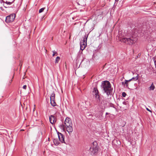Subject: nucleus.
Wrapping results in <instances>:
<instances>
[{"label":"nucleus","instance_id":"obj_1","mask_svg":"<svg viewBox=\"0 0 156 156\" xmlns=\"http://www.w3.org/2000/svg\"><path fill=\"white\" fill-rule=\"evenodd\" d=\"M101 88L103 89L105 93L108 96L111 94L112 92L113 88L111 87L110 83L108 81H102L101 85Z\"/></svg>","mask_w":156,"mask_h":156},{"label":"nucleus","instance_id":"obj_2","mask_svg":"<svg viewBox=\"0 0 156 156\" xmlns=\"http://www.w3.org/2000/svg\"><path fill=\"white\" fill-rule=\"evenodd\" d=\"M66 130L69 135H71L73 131L72 123L71 120L69 118L67 117L64 122Z\"/></svg>","mask_w":156,"mask_h":156},{"label":"nucleus","instance_id":"obj_3","mask_svg":"<svg viewBox=\"0 0 156 156\" xmlns=\"http://www.w3.org/2000/svg\"><path fill=\"white\" fill-rule=\"evenodd\" d=\"M136 39L131 37L129 38H124L120 40V41L125 43L127 44L131 45L136 42Z\"/></svg>","mask_w":156,"mask_h":156},{"label":"nucleus","instance_id":"obj_4","mask_svg":"<svg viewBox=\"0 0 156 156\" xmlns=\"http://www.w3.org/2000/svg\"><path fill=\"white\" fill-rule=\"evenodd\" d=\"M98 151V146L96 142H93L90 148V151L92 154H95Z\"/></svg>","mask_w":156,"mask_h":156},{"label":"nucleus","instance_id":"obj_5","mask_svg":"<svg viewBox=\"0 0 156 156\" xmlns=\"http://www.w3.org/2000/svg\"><path fill=\"white\" fill-rule=\"evenodd\" d=\"M15 14H12L6 17L5 22L7 23H9L13 22L15 18Z\"/></svg>","mask_w":156,"mask_h":156},{"label":"nucleus","instance_id":"obj_6","mask_svg":"<svg viewBox=\"0 0 156 156\" xmlns=\"http://www.w3.org/2000/svg\"><path fill=\"white\" fill-rule=\"evenodd\" d=\"M93 95L95 96V98L96 99L98 102H100V96L99 95V92L96 87H94L93 90Z\"/></svg>","mask_w":156,"mask_h":156},{"label":"nucleus","instance_id":"obj_7","mask_svg":"<svg viewBox=\"0 0 156 156\" xmlns=\"http://www.w3.org/2000/svg\"><path fill=\"white\" fill-rule=\"evenodd\" d=\"M58 135L59 140L62 143H65L64 135L59 132H58Z\"/></svg>","mask_w":156,"mask_h":156},{"label":"nucleus","instance_id":"obj_8","mask_svg":"<svg viewBox=\"0 0 156 156\" xmlns=\"http://www.w3.org/2000/svg\"><path fill=\"white\" fill-rule=\"evenodd\" d=\"M49 120L50 123L52 124H54L56 121V118L53 115H51L49 117Z\"/></svg>","mask_w":156,"mask_h":156},{"label":"nucleus","instance_id":"obj_9","mask_svg":"<svg viewBox=\"0 0 156 156\" xmlns=\"http://www.w3.org/2000/svg\"><path fill=\"white\" fill-rule=\"evenodd\" d=\"M80 49L81 50L83 51V50L85 48L87 44H85L84 43H83V42H80Z\"/></svg>","mask_w":156,"mask_h":156},{"label":"nucleus","instance_id":"obj_10","mask_svg":"<svg viewBox=\"0 0 156 156\" xmlns=\"http://www.w3.org/2000/svg\"><path fill=\"white\" fill-rule=\"evenodd\" d=\"M88 35L89 34H86L83 37V41H82L81 42H82L87 44V38L88 37Z\"/></svg>","mask_w":156,"mask_h":156},{"label":"nucleus","instance_id":"obj_11","mask_svg":"<svg viewBox=\"0 0 156 156\" xmlns=\"http://www.w3.org/2000/svg\"><path fill=\"white\" fill-rule=\"evenodd\" d=\"M155 88V86L154 85L153 83H152L151 84L150 87H149V89L150 90H153Z\"/></svg>","mask_w":156,"mask_h":156},{"label":"nucleus","instance_id":"obj_12","mask_svg":"<svg viewBox=\"0 0 156 156\" xmlns=\"http://www.w3.org/2000/svg\"><path fill=\"white\" fill-rule=\"evenodd\" d=\"M50 100L51 105L53 106H55L56 105V103L55 101V100Z\"/></svg>","mask_w":156,"mask_h":156},{"label":"nucleus","instance_id":"obj_13","mask_svg":"<svg viewBox=\"0 0 156 156\" xmlns=\"http://www.w3.org/2000/svg\"><path fill=\"white\" fill-rule=\"evenodd\" d=\"M53 142L55 145H58L59 144V142L58 140L57 139H54L53 140Z\"/></svg>","mask_w":156,"mask_h":156},{"label":"nucleus","instance_id":"obj_14","mask_svg":"<svg viewBox=\"0 0 156 156\" xmlns=\"http://www.w3.org/2000/svg\"><path fill=\"white\" fill-rule=\"evenodd\" d=\"M138 79V74H137L135 77H133L131 79L129 80L130 81L132 80H136Z\"/></svg>","mask_w":156,"mask_h":156},{"label":"nucleus","instance_id":"obj_15","mask_svg":"<svg viewBox=\"0 0 156 156\" xmlns=\"http://www.w3.org/2000/svg\"><path fill=\"white\" fill-rule=\"evenodd\" d=\"M55 94L54 93H52L50 97V100H55Z\"/></svg>","mask_w":156,"mask_h":156},{"label":"nucleus","instance_id":"obj_16","mask_svg":"<svg viewBox=\"0 0 156 156\" xmlns=\"http://www.w3.org/2000/svg\"><path fill=\"white\" fill-rule=\"evenodd\" d=\"M60 60V57H59L58 56L56 58V59L55 60V63H58Z\"/></svg>","mask_w":156,"mask_h":156},{"label":"nucleus","instance_id":"obj_17","mask_svg":"<svg viewBox=\"0 0 156 156\" xmlns=\"http://www.w3.org/2000/svg\"><path fill=\"white\" fill-rule=\"evenodd\" d=\"M125 81H126V83H125V85H126V87H128V83L130 81V80H125Z\"/></svg>","mask_w":156,"mask_h":156},{"label":"nucleus","instance_id":"obj_18","mask_svg":"<svg viewBox=\"0 0 156 156\" xmlns=\"http://www.w3.org/2000/svg\"><path fill=\"white\" fill-rule=\"evenodd\" d=\"M59 127L62 129H64L65 126L63 124H62L59 126Z\"/></svg>","mask_w":156,"mask_h":156},{"label":"nucleus","instance_id":"obj_19","mask_svg":"<svg viewBox=\"0 0 156 156\" xmlns=\"http://www.w3.org/2000/svg\"><path fill=\"white\" fill-rule=\"evenodd\" d=\"M45 8H43L40 9L39 11V13H40L44 11V10L45 9Z\"/></svg>","mask_w":156,"mask_h":156},{"label":"nucleus","instance_id":"obj_20","mask_svg":"<svg viewBox=\"0 0 156 156\" xmlns=\"http://www.w3.org/2000/svg\"><path fill=\"white\" fill-rule=\"evenodd\" d=\"M14 0H13L12 2H8L6 1L5 2V3L8 5H11L12 4V3L14 1Z\"/></svg>","mask_w":156,"mask_h":156},{"label":"nucleus","instance_id":"obj_21","mask_svg":"<svg viewBox=\"0 0 156 156\" xmlns=\"http://www.w3.org/2000/svg\"><path fill=\"white\" fill-rule=\"evenodd\" d=\"M52 52L53 53V55H52L53 56H55L56 54L57 55V52L56 51H52Z\"/></svg>","mask_w":156,"mask_h":156},{"label":"nucleus","instance_id":"obj_22","mask_svg":"<svg viewBox=\"0 0 156 156\" xmlns=\"http://www.w3.org/2000/svg\"><path fill=\"white\" fill-rule=\"evenodd\" d=\"M122 94L123 97H125L126 95V94L125 92H122Z\"/></svg>","mask_w":156,"mask_h":156},{"label":"nucleus","instance_id":"obj_23","mask_svg":"<svg viewBox=\"0 0 156 156\" xmlns=\"http://www.w3.org/2000/svg\"><path fill=\"white\" fill-rule=\"evenodd\" d=\"M125 83H126V81H125V82H122V84L123 85L125 86Z\"/></svg>","mask_w":156,"mask_h":156},{"label":"nucleus","instance_id":"obj_24","mask_svg":"<svg viewBox=\"0 0 156 156\" xmlns=\"http://www.w3.org/2000/svg\"><path fill=\"white\" fill-rule=\"evenodd\" d=\"M26 88H27V86L26 85H24L23 87V88L24 89H26Z\"/></svg>","mask_w":156,"mask_h":156},{"label":"nucleus","instance_id":"obj_25","mask_svg":"<svg viewBox=\"0 0 156 156\" xmlns=\"http://www.w3.org/2000/svg\"><path fill=\"white\" fill-rule=\"evenodd\" d=\"M154 62L155 65V67H156V60H155V59H154Z\"/></svg>","mask_w":156,"mask_h":156},{"label":"nucleus","instance_id":"obj_26","mask_svg":"<svg viewBox=\"0 0 156 156\" xmlns=\"http://www.w3.org/2000/svg\"><path fill=\"white\" fill-rule=\"evenodd\" d=\"M147 109V111H149V112H151V110H150V109H149L148 108H147V109Z\"/></svg>","mask_w":156,"mask_h":156},{"label":"nucleus","instance_id":"obj_27","mask_svg":"<svg viewBox=\"0 0 156 156\" xmlns=\"http://www.w3.org/2000/svg\"><path fill=\"white\" fill-rule=\"evenodd\" d=\"M12 80H11L10 81V83H9V85L12 82Z\"/></svg>","mask_w":156,"mask_h":156},{"label":"nucleus","instance_id":"obj_28","mask_svg":"<svg viewBox=\"0 0 156 156\" xmlns=\"http://www.w3.org/2000/svg\"><path fill=\"white\" fill-rule=\"evenodd\" d=\"M109 114V113H108V112H106V115H108Z\"/></svg>","mask_w":156,"mask_h":156},{"label":"nucleus","instance_id":"obj_29","mask_svg":"<svg viewBox=\"0 0 156 156\" xmlns=\"http://www.w3.org/2000/svg\"><path fill=\"white\" fill-rule=\"evenodd\" d=\"M2 0V2H3V3H5V2L3 0Z\"/></svg>","mask_w":156,"mask_h":156},{"label":"nucleus","instance_id":"obj_30","mask_svg":"<svg viewBox=\"0 0 156 156\" xmlns=\"http://www.w3.org/2000/svg\"><path fill=\"white\" fill-rule=\"evenodd\" d=\"M125 103L126 102H125L124 101V102H123V104H125Z\"/></svg>","mask_w":156,"mask_h":156},{"label":"nucleus","instance_id":"obj_31","mask_svg":"<svg viewBox=\"0 0 156 156\" xmlns=\"http://www.w3.org/2000/svg\"><path fill=\"white\" fill-rule=\"evenodd\" d=\"M117 141V140H114V141H113V142H115V141Z\"/></svg>","mask_w":156,"mask_h":156},{"label":"nucleus","instance_id":"obj_32","mask_svg":"<svg viewBox=\"0 0 156 156\" xmlns=\"http://www.w3.org/2000/svg\"><path fill=\"white\" fill-rule=\"evenodd\" d=\"M119 0H115L116 1H118Z\"/></svg>","mask_w":156,"mask_h":156}]
</instances>
